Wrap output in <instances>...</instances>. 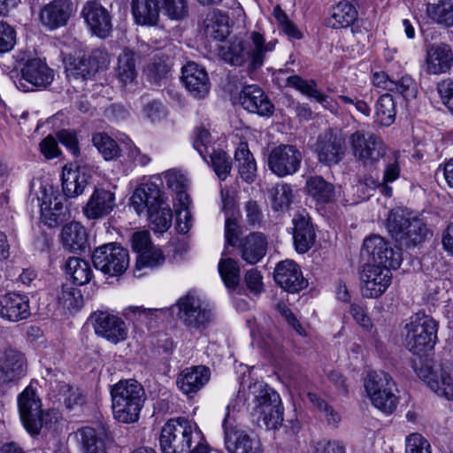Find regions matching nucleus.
I'll return each mask as SVG.
<instances>
[{
  "label": "nucleus",
  "instance_id": "obj_2",
  "mask_svg": "<svg viewBox=\"0 0 453 453\" xmlns=\"http://www.w3.org/2000/svg\"><path fill=\"white\" fill-rule=\"evenodd\" d=\"M111 406L114 418L122 423L138 420L146 400L142 385L136 380H121L111 388Z\"/></svg>",
  "mask_w": 453,
  "mask_h": 453
},
{
  "label": "nucleus",
  "instance_id": "obj_21",
  "mask_svg": "<svg viewBox=\"0 0 453 453\" xmlns=\"http://www.w3.org/2000/svg\"><path fill=\"white\" fill-rule=\"evenodd\" d=\"M277 42V40L266 42L264 35L259 32H250L248 39L245 40L248 69L255 71L260 68L265 63L266 55L274 50Z\"/></svg>",
  "mask_w": 453,
  "mask_h": 453
},
{
  "label": "nucleus",
  "instance_id": "obj_40",
  "mask_svg": "<svg viewBox=\"0 0 453 453\" xmlns=\"http://www.w3.org/2000/svg\"><path fill=\"white\" fill-rule=\"evenodd\" d=\"M307 193L319 203H329L334 200V186L321 176H311L306 180Z\"/></svg>",
  "mask_w": 453,
  "mask_h": 453
},
{
  "label": "nucleus",
  "instance_id": "obj_17",
  "mask_svg": "<svg viewBox=\"0 0 453 453\" xmlns=\"http://www.w3.org/2000/svg\"><path fill=\"white\" fill-rule=\"evenodd\" d=\"M315 152L323 165H336L345 155V141L341 135L327 130L318 136Z\"/></svg>",
  "mask_w": 453,
  "mask_h": 453
},
{
  "label": "nucleus",
  "instance_id": "obj_28",
  "mask_svg": "<svg viewBox=\"0 0 453 453\" xmlns=\"http://www.w3.org/2000/svg\"><path fill=\"white\" fill-rule=\"evenodd\" d=\"M211 371L204 365H195L185 368L177 377L179 389L188 396H193L210 380Z\"/></svg>",
  "mask_w": 453,
  "mask_h": 453
},
{
  "label": "nucleus",
  "instance_id": "obj_23",
  "mask_svg": "<svg viewBox=\"0 0 453 453\" xmlns=\"http://www.w3.org/2000/svg\"><path fill=\"white\" fill-rule=\"evenodd\" d=\"M115 194L104 188H96L82 208L84 216L89 220H98L108 216L115 208Z\"/></svg>",
  "mask_w": 453,
  "mask_h": 453
},
{
  "label": "nucleus",
  "instance_id": "obj_24",
  "mask_svg": "<svg viewBox=\"0 0 453 453\" xmlns=\"http://www.w3.org/2000/svg\"><path fill=\"white\" fill-rule=\"evenodd\" d=\"M82 15L91 32L100 38H106L112 29L111 16L107 9L96 1L87 3Z\"/></svg>",
  "mask_w": 453,
  "mask_h": 453
},
{
  "label": "nucleus",
  "instance_id": "obj_38",
  "mask_svg": "<svg viewBox=\"0 0 453 453\" xmlns=\"http://www.w3.org/2000/svg\"><path fill=\"white\" fill-rule=\"evenodd\" d=\"M234 160L241 178L247 183H252L257 177V167L247 142L239 143L234 152Z\"/></svg>",
  "mask_w": 453,
  "mask_h": 453
},
{
  "label": "nucleus",
  "instance_id": "obj_51",
  "mask_svg": "<svg viewBox=\"0 0 453 453\" xmlns=\"http://www.w3.org/2000/svg\"><path fill=\"white\" fill-rule=\"evenodd\" d=\"M92 142L105 160H113L120 156L119 145L105 133L93 134Z\"/></svg>",
  "mask_w": 453,
  "mask_h": 453
},
{
  "label": "nucleus",
  "instance_id": "obj_37",
  "mask_svg": "<svg viewBox=\"0 0 453 453\" xmlns=\"http://www.w3.org/2000/svg\"><path fill=\"white\" fill-rule=\"evenodd\" d=\"M132 14L134 21L142 26H156L159 20L160 8L157 0H133Z\"/></svg>",
  "mask_w": 453,
  "mask_h": 453
},
{
  "label": "nucleus",
  "instance_id": "obj_7",
  "mask_svg": "<svg viewBox=\"0 0 453 453\" xmlns=\"http://www.w3.org/2000/svg\"><path fill=\"white\" fill-rule=\"evenodd\" d=\"M354 157L364 165H375L389 151L381 137L372 132L359 129L349 137Z\"/></svg>",
  "mask_w": 453,
  "mask_h": 453
},
{
  "label": "nucleus",
  "instance_id": "obj_45",
  "mask_svg": "<svg viewBox=\"0 0 453 453\" xmlns=\"http://www.w3.org/2000/svg\"><path fill=\"white\" fill-rule=\"evenodd\" d=\"M426 12L437 24L453 26V0H439L434 4H427Z\"/></svg>",
  "mask_w": 453,
  "mask_h": 453
},
{
  "label": "nucleus",
  "instance_id": "obj_58",
  "mask_svg": "<svg viewBox=\"0 0 453 453\" xmlns=\"http://www.w3.org/2000/svg\"><path fill=\"white\" fill-rule=\"evenodd\" d=\"M165 256L160 249L153 246L149 250L138 255L136 261V269L140 270L145 267L157 268L165 262Z\"/></svg>",
  "mask_w": 453,
  "mask_h": 453
},
{
  "label": "nucleus",
  "instance_id": "obj_16",
  "mask_svg": "<svg viewBox=\"0 0 453 453\" xmlns=\"http://www.w3.org/2000/svg\"><path fill=\"white\" fill-rule=\"evenodd\" d=\"M90 320L96 334L114 344L127 338V326L125 321L116 315L96 311L90 316Z\"/></svg>",
  "mask_w": 453,
  "mask_h": 453
},
{
  "label": "nucleus",
  "instance_id": "obj_10",
  "mask_svg": "<svg viewBox=\"0 0 453 453\" xmlns=\"http://www.w3.org/2000/svg\"><path fill=\"white\" fill-rule=\"evenodd\" d=\"M18 409L21 423L31 435L39 434L48 425L49 413L43 412L41 399L33 387L27 386L18 395Z\"/></svg>",
  "mask_w": 453,
  "mask_h": 453
},
{
  "label": "nucleus",
  "instance_id": "obj_59",
  "mask_svg": "<svg viewBox=\"0 0 453 453\" xmlns=\"http://www.w3.org/2000/svg\"><path fill=\"white\" fill-rule=\"evenodd\" d=\"M193 147L208 162L207 154L213 147L211 145V134L207 129L199 127L194 130Z\"/></svg>",
  "mask_w": 453,
  "mask_h": 453
},
{
  "label": "nucleus",
  "instance_id": "obj_22",
  "mask_svg": "<svg viewBox=\"0 0 453 453\" xmlns=\"http://www.w3.org/2000/svg\"><path fill=\"white\" fill-rule=\"evenodd\" d=\"M73 12L72 0H52L40 12L41 23L49 30L65 27Z\"/></svg>",
  "mask_w": 453,
  "mask_h": 453
},
{
  "label": "nucleus",
  "instance_id": "obj_42",
  "mask_svg": "<svg viewBox=\"0 0 453 453\" xmlns=\"http://www.w3.org/2000/svg\"><path fill=\"white\" fill-rule=\"evenodd\" d=\"M229 18L219 11H214L204 21V32L208 37L223 42L230 34Z\"/></svg>",
  "mask_w": 453,
  "mask_h": 453
},
{
  "label": "nucleus",
  "instance_id": "obj_53",
  "mask_svg": "<svg viewBox=\"0 0 453 453\" xmlns=\"http://www.w3.org/2000/svg\"><path fill=\"white\" fill-rule=\"evenodd\" d=\"M58 302L64 309L73 310L81 308L83 299L80 289L66 283L58 292Z\"/></svg>",
  "mask_w": 453,
  "mask_h": 453
},
{
  "label": "nucleus",
  "instance_id": "obj_14",
  "mask_svg": "<svg viewBox=\"0 0 453 453\" xmlns=\"http://www.w3.org/2000/svg\"><path fill=\"white\" fill-rule=\"evenodd\" d=\"M303 160L301 151L294 145L280 144L273 148L268 156L269 169L283 178L296 173Z\"/></svg>",
  "mask_w": 453,
  "mask_h": 453
},
{
  "label": "nucleus",
  "instance_id": "obj_25",
  "mask_svg": "<svg viewBox=\"0 0 453 453\" xmlns=\"http://www.w3.org/2000/svg\"><path fill=\"white\" fill-rule=\"evenodd\" d=\"M29 299L15 292L0 296V317L10 322H19L30 316Z\"/></svg>",
  "mask_w": 453,
  "mask_h": 453
},
{
  "label": "nucleus",
  "instance_id": "obj_29",
  "mask_svg": "<svg viewBox=\"0 0 453 453\" xmlns=\"http://www.w3.org/2000/svg\"><path fill=\"white\" fill-rule=\"evenodd\" d=\"M132 205L138 214L166 203L159 186L153 181L142 183L131 197Z\"/></svg>",
  "mask_w": 453,
  "mask_h": 453
},
{
  "label": "nucleus",
  "instance_id": "obj_3",
  "mask_svg": "<svg viewBox=\"0 0 453 453\" xmlns=\"http://www.w3.org/2000/svg\"><path fill=\"white\" fill-rule=\"evenodd\" d=\"M253 395L251 415L258 426L277 430L283 422V406L280 395L267 384L255 382L250 387Z\"/></svg>",
  "mask_w": 453,
  "mask_h": 453
},
{
  "label": "nucleus",
  "instance_id": "obj_30",
  "mask_svg": "<svg viewBox=\"0 0 453 453\" xmlns=\"http://www.w3.org/2000/svg\"><path fill=\"white\" fill-rule=\"evenodd\" d=\"M91 178L86 166L67 167L62 171V189L66 197L73 198L81 195Z\"/></svg>",
  "mask_w": 453,
  "mask_h": 453
},
{
  "label": "nucleus",
  "instance_id": "obj_47",
  "mask_svg": "<svg viewBox=\"0 0 453 453\" xmlns=\"http://www.w3.org/2000/svg\"><path fill=\"white\" fill-rule=\"evenodd\" d=\"M117 77L123 84L133 82L136 76V64L134 51L125 50L118 58Z\"/></svg>",
  "mask_w": 453,
  "mask_h": 453
},
{
  "label": "nucleus",
  "instance_id": "obj_19",
  "mask_svg": "<svg viewBox=\"0 0 453 453\" xmlns=\"http://www.w3.org/2000/svg\"><path fill=\"white\" fill-rule=\"evenodd\" d=\"M424 70L429 75L449 73L453 67V51L445 42L433 43L426 49Z\"/></svg>",
  "mask_w": 453,
  "mask_h": 453
},
{
  "label": "nucleus",
  "instance_id": "obj_41",
  "mask_svg": "<svg viewBox=\"0 0 453 453\" xmlns=\"http://www.w3.org/2000/svg\"><path fill=\"white\" fill-rule=\"evenodd\" d=\"M357 19V11L349 2H340L332 9L327 26L334 29L345 28L351 26Z\"/></svg>",
  "mask_w": 453,
  "mask_h": 453
},
{
  "label": "nucleus",
  "instance_id": "obj_36",
  "mask_svg": "<svg viewBox=\"0 0 453 453\" xmlns=\"http://www.w3.org/2000/svg\"><path fill=\"white\" fill-rule=\"evenodd\" d=\"M63 245L71 252L83 251L88 246L86 228L79 222L73 221L65 225L61 232Z\"/></svg>",
  "mask_w": 453,
  "mask_h": 453
},
{
  "label": "nucleus",
  "instance_id": "obj_57",
  "mask_svg": "<svg viewBox=\"0 0 453 453\" xmlns=\"http://www.w3.org/2000/svg\"><path fill=\"white\" fill-rule=\"evenodd\" d=\"M167 17L173 20H182L188 13L187 0H160Z\"/></svg>",
  "mask_w": 453,
  "mask_h": 453
},
{
  "label": "nucleus",
  "instance_id": "obj_39",
  "mask_svg": "<svg viewBox=\"0 0 453 453\" xmlns=\"http://www.w3.org/2000/svg\"><path fill=\"white\" fill-rule=\"evenodd\" d=\"M245 40L234 37L218 48L219 58L234 66H242L247 63Z\"/></svg>",
  "mask_w": 453,
  "mask_h": 453
},
{
  "label": "nucleus",
  "instance_id": "obj_20",
  "mask_svg": "<svg viewBox=\"0 0 453 453\" xmlns=\"http://www.w3.org/2000/svg\"><path fill=\"white\" fill-rule=\"evenodd\" d=\"M274 280L288 293H297L308 285L299 265L293 260H285L277 264L274 270Z\"/></svg>",
  "mask_w": 453,
  "mask_h": 453
},
{
  "label": "nucleus",
  "instance_id": "obj_35",
  "mask_svg": "<svg viewBox=\"0 0 453 453\" xmlns=\"http://www.w3.org/2000/svg\"><path fill=\"white\" fill-rule=\"evenodd\" d=\"M70 211L58 196L49 197L41 203V219L50 228L57 227L70 218Z\"/></svg>",
  "mask_w": 453,
  "mask_h": 453
},
{
  "label": "nucleus",
  "instance_id": "obj_34",
  "mask_svg": "<svg viewBox=\"0 0 453 453\" xmlns=\"http://www.w3.org/2000/svg\"><path fill=\"white\" fill-rule=\"evenodd\" d=\"M293 239L296 251L303 254L313 245L316 238L315 231L308 216L296 214L293 219Z\"/></svg>",
  "mask_w": 453,
  "mask_h": 453
},
{
  "label": "nucleus",
  "instance_id": "obj_12",
  "mask_svg": "<svg viewBox=\"0 0 453 453\" xmlns=\"http://www.w3.org/2000/svg\"><path fill=\"white\" fill-rule=\"evenodd\" d=\"M92 262L94 266L104 274L119 276L129 265V253L120 244L110 242L93 251Z\"/></svg>",
  "mask_w": 453,
  "mask_h": 453
},
{
  "label": "nucleus",
  "instance_id": "obj_15",
  "mask_svg": "<svg viewBox=\"0 0 453 453\" xmlns=\"http://www.w3.org/2000/svg\"><path fill=\"white\" fill-rule=\"evenodd\" d=\"M392 268L366 264L360 273L361 289L367 298L380 297L388 288L392 280Z\"/></svg>",
  "mask_w": 453,
  "mask_h": 453
},
{
  "label": "nucleus",
  "instance_id": "obj_5",
  "mask_svg": "<svg viewBox=\"0 0 453 453\" xmlns=\"http://www.w3.org/2000/svg\"><path fill=\"white\" fill-rule=\"evenodd\" d=\"M197 429L195 422L184 417L169 419L161 428L158 438L161 452H187L194 441Z\"/></svg>",
  "mask_w": 453,
  "mask_h": 453
},
{
  "label": "nucleus",
  "instance_id": "obj_11",
  "mask_svg": "<svg viewBox=\"0 0 453 453\" xmlns=\"http://www.w3.org/2000/svg\"><path fill=\"white\" fill-rule=\"evenodd\" d=\"M12 78L19 90L34 91L49 87L54 80V71L42 59L31 58Z\"/></svg>",
  "mask_w": 453,
  "mask_h": 453
},
{
  "label": "nucleus",
  "instance_id": "obj_46",
  "mask_svg": "<svg viewBox=\"0 0 453 453\" xmlns=\"http://www.w3.org/2000/svg\"><path fill=\"white\" fill-rule=\"evenodd\" d=\"M218 269L226 288L229 291L235 290L241 280L238 262L231 257H222L219 262Z\"/></svg>",
  "mask_w": 453,
  "mask_h": 453
},
{
  "label": "nucleus",
  "instance_id": "obj_9",
  "mask_svg": "<svg viewBox=\"0 0 453 453\" xmlns=\"http://www.w3.org/2000/svg\"><path fill=\"white\" fill-rule=\"evenodd\" d=\"M230 407L226 406V414L223 420L224 443L228 453H263L259 438L243 429L230 417Z\"/></svg>",
  "mask_w": 453,
  "mask_h": 453
},
{
  "label": "nucleus",
  "instance_id": "obj_1",
  "mask_svg": "<svg viewBox=\"0 0 453 453\" xmlns=\"http://www.w3.org/2000/svg\"><path fill=\"white\" fill-rule=\"evenodd\" d=\"M437 322L431 316L418 311L411 316L403 326V344L410 352L418 356L412 362L418 377L438 395L449 399L453 396L451 365L434 367L431 360L423 358V356L434 349L437 341Z\"/></svg>",
  "mask_w": 453,
  "mask_h": 453
},
{
  "label": "nucleus",
  "instance_id": "obj_13",
  "mask_svg": "<svg viewBox=\"0 0 453 453\" xmlns=\"http://www.w3.org/2000/svg\"><path fill=\"white\" fill-rule=\"evenodd\" d=\"M363 256L368 257L371 265L397 269L402 261L401 254L395 250L390 243L380 235H372L365 239Z\"/></svg>",
  "mask_w": 453,
  "mask_h": 453
},
{
  "label": "nucleus",
  "instance_id": "obj_48",
  "mask_svg": "<svg viewBox=\"0 0 453 453\" xmlns=\"http://www.w3.org/2000/svg\"><path fill=\"white\" fill-rule=\"evenodd\" d=\"M376 119L383 127L391 126L396 115L395 103L390 94L381 95L375 104Z\"/></svg>",
  "mask_w": 453,
  "mask_h": 453
},
{
  "label": "nucleus",
  "instance_id": "obj_32",
  "mask_svg": "<svg viewBox=\"0 0 453 453\" xmlns=\"http://www.w3.org/2000/svg\"><path fill=\"white\" fill-rule=\"evenodd\" d=\"M286 85L291 87L311 99H314L325 109L331 111L335 110L333 99L318 89V83L315 80H305L299 75H290L286 80Z\"/></svg>",
  "mask_w": 453,
  "mask_h": 453
},
{
  "label": "nucleus",
  "instance_id": "obj_54",
  "mask_svg": "<svg viewBox=\"0 0 453 453\" xmlns=\"http://www.w3.org/2000/svg\"><path fill=\"white\" fill-rule=\"evenodd\" d=\"M177 200L180 203V209L176 211L177 227L180 233L186 234L191 227V214L188 211L190 198L185 191L180 190L177 193Z\"/></svg>",
  "mask_w": 453,
  "mask_h": 453
},
{
  "label": "nucleus",
  "instance_id": "obj_26",
  "mask_svg": "<svg viewBox=\"0 0 453 453\" xmlns=\"http://www.w3.org/2000/svg\"><path fill=\"white\" fill-rule=\"evenodd\" d=\"M239 101L249 112L264 117H269L273 113V104L257 85L244 86L240 93Z\"/></svg>",
  "mask_w": 453,
  "mask_h": 453
},
{
  "label": "nucleus",
  "instance_id": "obj_61",
  "mask_svg": "<svg viewBox=\"0 0 453 453\" xmlns=\"http://www.w3.org/2000/svg\"><path fill=\"white\" fill-rule=\"evenodd\" d=\"M15 44V29L6 22L0 21V54L11 51Z\"/></svg>",
  "mask_w": 453,
  "mask_h": 453
},
{
  "label": "nucleus",
  "instance_id": "obj_4",
  "mask_svg": "<svg viewBox=\"0 0 453 453\" xmlns=\"http://www.w3.org/2000/svg\"><path fill=\"white\" fill-rule=\"evenodd\" d=\"M388 233L401 246L415 247L425 241L428 233L426 224L415 217H410L403 210L390 211L387 219Z\"/></svg>",
  "mask_w": 453,
  "mask_h": 453
},
{
  "label": "nucleus",
  "instance_id": "obj_64",
  "mask_svg": "<svg viewBox=\"0 0 453 453\" xmlns=\"http://www.w3.org/2000/svg\"><path fill=\"white\" fill-rule=\"evenodd\" d=\"M244 211L247 223L251 226H258L261 225L264 213L261 206L255 200H249L244 205Z\"/></svg>",
  "mask_w": 453,
  "mask_h": 453
},
{
  "label": "nucleus",
  "instance_id": "obj_55",
  "mask_svg": "<svg viewBox=\"0 0 453 453\" xmlns=\"http://www.w3.org/2000/svg\"><path fill=\"white\" fill-rule=\"evenodd\" d=\"M307 398L323 414L328 426H338L342 419L341 415L332 405L314 393H308Z\"/></svg>",
  "mask_w": 453,
  "mask_h": 453
},
{
  "label": "nucleus",
  "instance_id": "obj_52",
  "mask_svg": "<svg viewBox=\"0 0 453 453\" xmlns=\"http://www.w3.org/2000/svg\"><path fill=\"white\" fill-rule=\"evenodd\" d=\"M207 157H210V161L208 160L207 163L211 165L217 176L225 180L232 169V163L228 155L221 150H217L212 148Z\"/></svg>",
  "mask_w": 453,
  "mask_h": 453
},
{
  "label": "nucleus",
  "instance_id": "obj_33",
  "mask_svg": "<svg viewBox=\"0 0 453 453\" xmlns=\"http://www.w3.org/2000/svg\"><path fill=\"white\" fill-rule=\"evenodd\" d=\"M82 453H107L106 446L111 438L104 428L98 430L86 426L76 432Z\"/></svg>",
  "mask_w": 453,
  "mask_h": 453
},
{
  "label": "nucleus",
  "instance_id": "obj_60",
  "mask_svg": "<svg viewBox=\"0 0 453 453\" xmlns=\"http://www.w3.org/2000/svg\"><path fill=\"white\" fill-rule=\"evenodd\" d=\"M389 91L399 93L408 100L415 97L417 88L414 80L410 75H403L396 81L393 80L392 89Z\"/></svg>",
  "mask_w": 453,
  "mask_h": 453
},
{
  "label": "nucleus",
  "instance_id": "obj_31",
  "mask_svg": "<svg viewBox=\"0 0 453 453\" xmlns=\"http://www.w3.org/2000/svg\"><path fill=\"white\" fill-rule=\"evenodd\" d=\"M267 246V237L261 232L250 233L238 243L242 258L250 265H256L265 256Z\"/></svg>",
  "mask_w": 453,
  "mask_h": 453
},
{
  "label": "nucleus",
  "instance_id": "obj_63",
  "mask_svg": "<svg viewBox=\"0 0 453 453\" xmlns=\"http://www.w3.org/2000/svg\"><path fill=\"white\" fill-rule=\"evenodd\" d=\"M406 453H431V446L419 434H411L406 438Z\"/></svg>",
  "mask_w": 453,
  "mask_h": 453
},
{
  "label": "nucleus",
  "instance_id": "obj_6",
  "mask_svg": "<svg viewBox=\"0 0 453 453\" xmlns=\"http://www.w3.org/2000/svg\"><path fill=\"white\" fill-rule=\"evenodd\" d=\"M365 388L372 404L386 414H391L397 406L398 397L392 377L382 371L370 372L365 379Z\"/></svg>",
  "mask_w": 453,
  "mask_h": 453
},
{
  "label": "nucleus",
  "instance_id": "obj_49",
  "mask_svg": "<svg viewBox=\"0 0 453 453\" xmlns=\"http://www.w3.org/2000/svg\"><path fill=\"white\" fill-rule=\"evenodd\" d=\"M147 214L151 228L155 232L164 233L172 225L173 212L167 203L147 211Z\"/></svg>",
  "mask_w": 453,
  "mask_h": 453
},
{
  "label": "nucleus",
  "instance_id": "obj_43",
  "mask_svg": "<svg viewBox=\"0 0 453 453\" xmlns=\"http://www.w3.org/2000/svg\"><path fill=\"white\" fill-rule=\"evenodd\" d=\"M172 65V59L167 55L157 53L147 65L145 73L151 82L157 84L168 78Z\"/></svg>",
  "mask_w": 453,
  "mask_h": 453
},
{
  "label": "nucleus",
  "instance_id": "obj_44",
  "mask_svg": "<svg viewBox=\"0 0 453 453\" xmlns=\"http://www.w3.org/2000/svg\"><path fill=\"white\" fill-rule=\"evenodd\" d=\"M65 271L70 275L73 283L82 286L89 282L92 270L89 264L80 257H69L65 264Z\"/></svg>",
  "mask_w": 453,
  "mask_h": 453
},
{
  "label": "nucleus",
  "instance_id": "obj_56",
  "mask_svg": "<svg viewBox=\"0 0 453 453\" xmlns=\"http://www.w3.org/2000/svg\"><path fill=\"white\" fill-rule=\"evenodd\" d=\"M382 159L385 161L382 180L384 183H392L400 177V153L389 150L387 152L386 157Z\"/></svg>",
  "mask_w": 453,
  "mask_h": 453
},
{
  "label": "nucleus",
  "instance_id": "obj_8",
  "mask_svg": "<svg viewBox=\"0 0 453 453\" xmlns=\"http://www.w3.org/2000/svg\"><path fill=\"white\" fill-rule=\"evenodd\" d=\"M172 308L177 309V318L190 329H204L213 319L211 310L192 291L179 298Z\"/></svg>",
  "mask_w": 453,
  "mask_h": 453
},
{
  "label": "nucleus",
  "instance_id": "obj_50",
  "mask_svg": "<svg viewBox=\"0 0 453 453\" xmlns=\"http://www.w3.org/2000/svg\"><path fill=\"white\" fill-rule=\"evenodd\" d=\"M272 209L274 211H286L288 210L293 198V190L288 184H280L269 190Z\"/></svg>",
  "mask_w": 453,
  "mask_h": 453
},
{
  "label": "nucleus",
  "instance_id": "obj_18",
  "mask_svg": "<svg viewBox=\"0 0 453 453\" xmlns=\"http://www.w3.org/2000/svg\"><path fill=\"white\" fill-rule=\"evenodd\" d=\"M27 374L24 354L12 348L0 349V383L16 382Z\"/></svg>",
  "mask_w": 453,
  "mask_h": 453
},
{
  "label": "nucleus",
  "instance_id": "obj_62",
  "mask_svg": "<svg viewBox=\"0 0 453 453\" xmlns=\"http://www.w3.org/2000/svg\"><path fill=\"white\" fill-rule=\"evenodd\" d=\"M244 282L247 289L254 296H259L264 291L263 276L256 268L245 273Z\"/></svg>",
  "mask_w": 453,
  "mask_h": 453
},
{
  "label": "nucleus",
  "instance_id": "obj_27",
  "mask_svg": "<svg viewBox=\"0 0 453 453\" xmlns=\"http://www.w3.org/2000/svg\"><path fill=\"white\" fill-rule=\"evenodd\" d=\"M181 80L188 91L196 98H203L210 90L207 72L195 62L182 67Z\"/></svg>",
  "mask_w": 453,
  "mask_h": 453
}]
</instances>
